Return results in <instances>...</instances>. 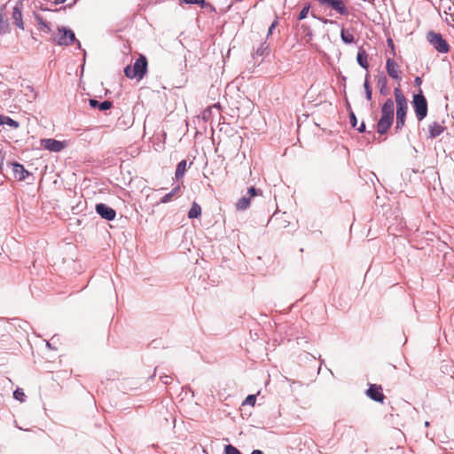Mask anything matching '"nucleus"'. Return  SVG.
<instances>
[{
	"instance_id": "obj_1",
	"label": "nucleus",
	"mask_w": 454,
	"mask_h": 454,
	"mask_svg": "<svg viewBox=\"0 0 454 454\" xmlns=\"http://www.w3.org/2000/svg\"><path fill=\"white\" fill-rule=\"evenodd\" d=\"M394 101L391 98L386 100L381 107V117L377 124V131L385 134L391 127L394 121Z\"/></svg>"
},
{
	"instance_id": "obj_2",
	"label": "nucleus",
	"mask_w": 454,
	"mask_h": 454,
	"mask_svg": "<svg viewBox=\"0 0 454 454\" xmlns=\"http://www.w3.org/2000/svg\"><path fill=\"white\" fill-rule=\"evenodd\" d=\"M148 62L145 56L140 54L133 66H127L124 68L125 75L129 79L142 80L147 73Z\"/></svg>"
},
{
	"instance_id": "obj_3",
	"label": "nucleus",
	"mask_w": 454,
	"mask_h": 454,
	"mask_svg": "<svg viewBox=\"0 0 454 454\" xmlns=\"http://www.w3.org/2000/svg\"><path fill=\"white\" fill-rule=\"evenodd\" d=\"M395 100L396 103V126L397 129H402L405 124V118L408 111L407 100L399 88L394 90Z\"/></svg>"
},
{
	"instance_id": "obj_4",
	"label": "nucleus",
	"mask_w": 454,
	"mask_h": 454,
	"mask_svg": "<svg viewBox=\"0 0 454 454\" xmlns=\"http://www.w3.org/2000/svg\"><path fill=\"white\" fill-rule=\"evenodd\" d=\"M411 104L418 121H421L427 117L428 110L427 101L421 90L413 96Z\"/></svg>"
},
{
	"instance_id": "obj_5",
	"label": "nucleus",
	"mask_w": 454,
	"mask_h": 454,
	"mask_svg": "<svg viewBox=\"0 0 454 454\" xmlns=\"http://www.w3.org/2000/svg\"><path fill=\"white\" fill-rule=\"evenodd\" d=\"M427 38L437 51L447 53L450 51L449 43L443 39L441 34L429 31L427 35Z\"/></svg>"
},
{
	"instance_id": "obj_6",
	"label": "nucleus",
	"mask_w": 454,
	"mask_h": 454,
	"mask_svg": "<svg viewBox=\"0 0 454 454\" xmlns=\"http://www.w3.org/2000/svg\"><path fill=\"white\" fill-rule=\"evenodd\" d=\"M75 39L74 34L72 30L66 27H59L57 35L54 36L53 41L59 45H71Z\"/></svg>"
},
{
	"instance_id": "obj_7",
	"label": "nucleus",
	"mask_w": 454,
	"mask_h": 454,
	"mask_svg": "<svg viewBox=\"0 0 454 454\" xmlns=\"http://www.w3.org/2000/svg\"><path fill=\"white\" fill-rule=\"evenodd\" d=\"M320 4L328 6L341 15H348V8L344 0H317Z\"/></svg>"
},
{
	"instance_id": "obj_8",
	"label": "nucleus",
	"mask_w": 454,
	"mask_h": 454,
	"mask_svg": "<svg viewBox=\"0 0 454 454\" xmlns=\"http://www.w3.org/2000/svg\"><path fill=\"white\" fill-rule=\"evenodd\" d=\"M366 395L368 397L372 399L373 401L383 403L386 396L382 392V387L380 385L371 384L369 388L366 390Z\"/></svg>"
},
{
	"instance_id": "obj_9",
	"label": "nucleus",
	"mask_w": 454,
	"mask_h": 454,
	"mask_svg": "<svg viewBox=\"0 0 454 454\" xmlns=\"http://www.w3.org/2000/svg\"><path fill=\"white\" fill-rule=\"evenodd\" d=\"M446 130L444 121H432L427 126L428 137L433 139L442 135Z\"/></svg>"
},
{
	"instance_id": "obj_10",
	"label": "nucleus",
	"mask_w": 454,
	"mask_h": 454,
	"mask_svg": "<svg viewBox=\"0 0 454 454\" xmlns=\"http://www.w3.org/2000/svg\"><path fill=\"white\" fill-rule=\"evenodd\" d=\"M386 70L387 74L395 80H400V68L398 64L393 59H387L386 62Z\"/></svg>"
},
{
	"instance_id": "obj_11",
	"label": "nucleus",
	"mask_w": 454,
	"mask_h": 454,
	"mask_svg": "<svg viewBox=\"0 0 454 454\" xmlns=\"http://www.w3.org/2000/svg\"><path fill=\"white\" fill-rule=\"evenodd\" d=\"M96 211L102 218L108 221L114 220L116 215L115 211L112 207L102 203L96 206Z\"/></svg>"
},
{
	"instance_id": "obj_12",
	"label": "nucleus",
	"mask_w": 454,
	"mask_h": 454,
	"mask_svg": "<svg viewBox=\"0 0 454 454\" xmlns=\"http://www.w3.org/2000/svg\"><path fill=\"white\" fill-rule=\"evenodd\" d=\"M41 145L43 148L51 152H60L65 148V145L63 142L52 138L43 139L41 141Z\"/></svg>"
},
{
	"instance_id": "obj_13",
	"label": "nucleus",
	"mask_w": 454,
	"mask_h": 454,
	"mask_svg": "<svg viewBox=\"0 0 454 454\" xmlns=\"http://www.w3.org/2000/svg\"><path fill=\"white\" fill-rule=\"evenodd\" d=\"M12 168L14 177L19 181H23L28 176L27 170L25 169L24 166L20 163H12Z\"/></svg>"
},
{
	"instance_id": "obj_14",
	"label": "nucleus",
	"mask_w": 454,
	"mask_h": 454,
	"mask_svg": "<svg viewBox=\"0 0 454 454\" xmlns=\"http://www.w3.org/2000/svg\"><path fill=\"white\" fill-rule=\"evenodd\" d=\"M356 60L358 64L364 69H368L369 62H368V55L364 49H359L356 56Z\"/></svg>"
},
{
	"instance_id": "obj_15",
	"label": "nucleus",
	"mask_w": 454,
	"mask_h": 454,
	"mask_svg": "<svg viewBox=\"0 0 454 454\" xmlns=\"http://www.w3.org/2000/svg\"><path fill=\"white\" fill-rule=\"evenodd\" d=\"M12 19L14 20V22L17 25V27H19L21 29L24 28L21 8L18 5H16L13 8Z\"/></svg>"
},
{
	"instance_id": "obj_16",
	"label": "nucleus",
	"mask_w": 454,
	"mask_h": 454,
	"mask_svg": "<svg viewBox=\"0 0 454 454\" xmlns=\"http://www.w3.org/2000/svg\"><path fill=\"white\" fill-rule=\"evenodd\" d=\"M90 106L93 108L98 107L101 111L108 110L112 107L113 104L111 101L106 100L104 102L99 103L96 99H90Z\"/></svg>"
},
{
	"instance_id": "obj_17",
	"label": "nucleus",
	"mask_w": 454,
	"mask_h": 454,
	"mask_svg": "<svg viewBox=\"0 0 454 454\" xmlns=\"http://www.w3.org/2000/svg\"><path fill=\"white\" fill-rule=\"evenodd\" d=\"M201 215V207L200 206L196 203V202H193L189 212H188V217L192 219V218H197L199 217L200 215Z\"/></svg>"
},
{
	"instance_id": "obj_18",
	"label": "nucleus",
	"mask_w": 454,
	"mask_h": 454,
	"mask_svg": "<svg viewBox=\"0 0 454 454\" xmlns=\"http://www.w3.org/2000/svg\"><path fill=\"white\" fill-rule=\"evenodd\" d=\"M3 124H7L8 126L13 129H18L20 126L19 122L16 121L15 120L10 118L9 116L0 114V125Z\"/></svg>"
},
{
	"instance_id": "obj_19",
	"label": "nucleus",
	"mask_w": 454,
	"mask_h": 454,
	"mask_svg": "<svg viewBox=\"0 0 454 454\" xmlns=\"http://www.w3.org/2000/svg\"><path fill=\"white\" fill-rule=\"evenodd\" d=\"M186 160H181L177 166H176V173H175V176H176V179H180L184 176L185 171H186Z\"/></svg>"
},
{
	"instance_id": "obj_20",
	"label": "nucleus",
	"mask_w": 454,
	"mask_h": 454,
	"mask_svg": "<svg viewBox=\"0 0 454 454\" xmlns=\"http://www.w3.org/2000/svg\"><path fill=\"white\" fill-rule=\"evenodd\" d=\"M251 198L249 197H242L236 203V208L238 210H245L250 206Z\"/></svg>"
},
{
	"instance_id": "obj_21",
	"label": "nucleus",
	"mask_w": 454,
	"mask_h": 454,
	"mask_svg": "<svg viewBox=\"0 0 454 454\" xmlns=\"http://www.w3.org/2000/svg\"><path fill=\"white\" fill-rule=\"evenodd\" d=\"M340 37L342 41L346 43H354V35L346 29H341L340 31Z\"/></svg>"
},
{
	"instance_id": "obj_22",
	"label": "nucleus",
	"mask_w": 454,
	"mask_h": 454,
	"mask_svg": "<svg viewBox=\"0 0 454 454\" xmlns=\"http://www.w3.org/2000/svg\"><path fill=\"white\" fill-rule=\"evenodd\" d=\"M35 19L40 27V30L45 33H50L51 31V27L48 25L47 22H45V20L42 17L37 15Z\"/></svg>"
},
{
	"instance_id": "obj_23",
	"label": "nucleus",
	"mask_w": 454,
	"mask_h": 454,
	"mask_svg": "<svg viewBox=\"0 0 454 454\" xmlns=\"http://www.w3.org/2000/svg\"><path fill=\"white\" fill-rule=\"evenodd\" d=\"M25 90L27 91L25 95L28 98L29 101L35 100L36 98V93L34 90L33 87L26 86Z\"/></svg>"
},
{
	"instance_id": "obj_24",
	"label": "nucleus",
	"mask_w": 454,
	"mask_h": 454,
	"mask_svg": "<svg viewBox=\"0 0 454 454\" xmlns=\"http://www.w3.org/2000/svg\"><path fill=\"white\" fill-rule=\"evenodd\" d=\"M13 397L20 402H24L26 399V395L21 388H17L13 392Z\"/></svg>"
},
{
	"instance_id": "obj_25",
	"label": "nucleus",
	"mask_w": 454,
	"mask_h": 454,
	"mask_svg": "<svg viewBox=\"0 0 454 454\" xmlns=\"http://www.w3.org/2000/svg\"><path fill=\"white\" fill-rule=\"evenodd\" d=\"M179 190V187H176L173 189L169 193L166 194L160 200L161 203H167L170 201L173 198V196L176 193V192Z\"/></svg>"
},
{
	"instance_id": "obj_26",
	"label": "nucleus",
	"mask_w": 454,
	"mask_h": 454,
	"mask_svg": "<svg viewBox=\"0 0 454 454\" xmlns=\"http://www.w3.org/2000/svg\"><path fill=\"white\" fill-rule=\"evenodd\" d=\"M8 29V24L4 20L2 13H0V35L5 33Z\"/></svg>"
},
{
	"instance_id": "obj_27",
	"label": "nucleus",
	"mask_w": 454,
	"mask_h": 454,
	"mask_svg": "<svg viewBox=\"0 0 454 454\" xmlns=\"http://www.w3.org/2000/svg\"><path fill=\"white\" fill-rule=\"evenodd\" d=\"M364 87L365 93H366V98L368 100H371L372 99V89L370 87L367 77L365 78Z\"/></svg>"
},
{
	"instance_id": "obj_28",
	"label": "nucleus",
	"mask_w": 454,
	"mask_h": 454,
	"mask_svg": "<svg viewBox=\"0 0 454 454\" xmlns=\"http://www.w3.org/2000/svg\"><path fill=\"white\" fill-rule=\"evenodd\" d=\"M225 454H242L236 447L232 445L225 446Z\"/></svg>"
},
{
	"instance_id": "obj_29",
	"label": "nucleus",
	"mask_w": 454,
	"mask_h": 454,
	"mask_svg": "<svg viewBox=\"0 0 454 454\" xmlns=\"http://www.w3.org/2000/svg\"><path fill=\"white\" fill-rule=\"evenodd\" d=\"M256 396L254 395H249L245 399L243 405L248 404L254 406L255 404Z\"/></svg>"
},
{
	"instance_id": "obj_30",
	"label": "nucleus",
	"mask_w": 454,
	"mask_h": 454,
	"mask_svg": "<svg viewBox=\"0 0 454 454\" xmlns=\"http://www.w3.org/2000/svg\"><path fill=\"white\" fill-rule=\"evenodd\" d=\"M309 11V6L303 7V9L300 12L298 19L299 20L305 19L308 15Z\"/></svg>"
},
{
	"instance_id": "obj_31",
	"label": "nucleus",
	"mask_w": 454,
	"mask_h": 454,
	"mask_svg": "<svg viewBox=\"0 0 454 454\" xmlns=\"http://www.w3.org/2000/svg\"><path fill=\"white\" fill-rule=\"evenodd\" d=\"M278 25V19L276 18L275 20L271 23V25L269 27L268 35L272 34L273 29Z\"/></svg>"
},
{
	"instance_id": "obj_32",
	"label": "nucleus",
	"mask_w": 454,
	"mask_h": 454,
	"mask_svg": "<svg viewBox=\"0 0 454 454\" xmlns=\"http://www.w3.org/2000/svg\"><path fill=\"white\" fill-rule=\"evenodd\" d=\"M356 115L354 114V113L351 112L350 114V123L353 127H355L356 125Z\"/></svg>"
},
{
	"instance_id": "obj_33",
	"label": "nucleus",
	"mask_w": 454,
	"mask_h": 454,
	"mask_svg": "<svg viewBox=\"0 0 454 454\" xmlns=\"http://www.w3.org/2000/svg\"><path fill=\"white\" fill-rule=\"evenodd\" d=\"M247 193L249 194V196H248L249 198H253L256 195V191L254 187H251L248 189Z\"/></svg>"
},
{
	"instance_id": "obj_34",
	"label": "nucleus",
	"mask_w": 454,
	"mask_h": 454,
	"mask_svg": "<svg viewBox=\"0 0 454 454\" xmlns=\"http://www.w3.org/2000/svg\"><path fill=\"white\" fill-rule=\"evenodd\" d=\"M380 82H381V88H380V92L383 93V89L385 88L386 84H387V80L386 78H383L382 81H380Z\"/></svg>"
},
{
	"instance_id": "obj_35",
	"label": "nucleus",
	"mask_w": 454,
	"mask_h": 454,
	"mask_svg": "<svg viewBox=\"0 0 454 454\" xmlns=\"http://www.w3.org/2000/svg\"><path fill=\"white\" fill-rule=\"evenodd\" d=\"M448 24L451 25L454 27V15H450V20H446Z\"/></svg>"
},
{
	"instance_id": "obj_36",
	"label": "nucleus",
	"mask_w": 454,
	"mask_h": 454,
	"mask_svg": "<svg viewBox=\"0 0 454 454\" xmlns=\"http://www.w3.org/2000/svg\"><path fill=\"white\" fill-rule=\"evenodd\" d=\"M414 82H415V84L418 86H419L422 83V80L419 76L415 78Z\"/></svg>"
},
{
	"instance_id": "obj_37",
	"label": "nucleus",
	"mask_w": 454,
	"mask_h": 454,
	"mask_svg": "<svg viewBox=\"0 0 454 454\" xmlns=\"http://www.w3.org/2000/svg\"><path fill=\"white\" fill-rule=\"evenodd\" d=\"M364 129H365L364 123H362L361 126L358 128V131L363 132V131H364Z\"/></svg>"
},
{
	"instance_id": "obj_38",
	"label": "nucleus",
	"mask_w": 454,
	"mask_h": 454,
	"mask_svg": "<svg viewBox=\"0 0 454 454\" xmlns=\"http://www.w3.org/2000/svg\"><path fill=\"white\" fill-rule=\"evenodd\" d=\"M251 454H263V453L260 450H254L252 451Z\"/></svg>"
},
{
	"instance_id": "obj_39",
	"label": "nucleus",
	"mask_w": 454,
	"mask_h": 454,
	"mask_svg": "<svg viewBox=\"0 0 454 454\" xmlns=\"http://www.w3.org/2000/svg\"><path fill=\"white\" fill-rule=\"evenodd\" d=\"M67 0H56L55 1V4H63L65 3Z\"/></svg>"
},
{
	"instance_id": "obj_40",
	"label": "nucleus",
	"mask_w": 454,
	"mask_h": 454,
	"mask_svg": "<svg viewBox=\"0 0 454 454\" xmlns=\"http://www.w3.org/2000/svg\"><path fill=\"white\" fill-rule=\"evenodd\" d=\"M388 45H390L391 47H394V43L391 39L388 40Z\"/></svg>"
},
{
	"instance_id": "obj_41",
	"label": "nucleus",
	"mask_w": 454,
	"mask_h": 454,
	"mask_svg": "<svg viewBox=\"0 0 454 454\" xmlns=\"http://www.w3.org/2000/svg\"><path fill=\"white\" fill-rule=\"evenodd\" d=\"M76 2V0H74L72 4H70V5H72L73 4H74Z\"/></svg>"
},
{
	"instance_id": "obj_42",
	"label": "nucleus",
	"mask_w": 454,
	"mask_h": 454,
	"mask_svg": "<svg viewBox=\"0 0 454 454\" xmlns=\"http://www.w3.org/2000/svg\"><path fill=\"white\" fill-rule=\"evenodd\" d=\"M372 2H373L374 0H371Z\"/></svg>"
}]
</instances>
